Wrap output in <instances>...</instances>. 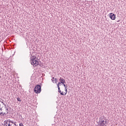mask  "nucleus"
Listing matches in <instances>:
<instances>
[{"instance_id":"1a4fd4ad","label":"nucleus","mask_w":126,"mask_h":126,"mask_svg":"<svg viewBox=\"0 0 126 126\" xmlns=\"http://www.w3.org/2000/svg\"><path fill=\"white\" fill-rule=\"evenodd\" d=\"M58 92H59V93H61L62 92V91H61V88L60 87H58Z\"/></svg>"},{"instance_id":"f8f14e48","label":"nucleus","mask_w":126,"mask_h":126,"mask_svg":"<svg viewBox=\"0 0 126 126\" xmlns=\"http://www.w3.org/2000/svg\"><path fill=\"white\" fill-rule=\"evenodd\" d=\"M65 91L66 92L65 95H66V93H67V89L66 88V87H65Z\"/></svg>"},{"instance_id":"9b49d317","label":"nucleus","mask_w":126,"mask_h":126,"mask_svg":"<svg viewBox=\"0 0 126 126\" xmlns=\"http://www.w3.org/2000/svg\"><path fill=\"white\" fill-rule=\"evenodd\" d=\"M62 83H61V82H59L58 84H57V86L58 87H60V86H61V84Z\"/></svg>"},{"instance_id":"ddd939ff","label":"nucleus","mask_w":126,"mask_h":126,"mask_svg":"<svg viewBox=\"0 0 126 126\" xmlns=\"http://www.w3.org/2000/svg\"><path fill=\"white\" fill-rule=\"evenodd\" d=\"M17 101H19V102H21V99L19 97H18L17 98Z\"/></svg>"},{"instance_id":"f03ea898","label":"nucleus","mask_w":126,"mask_h":126,"mask_svg":"<svg viewBox=\"0 0 126 126\" xmlns=\"http://www.w3.org/2000/svg\"><path fill=\"white\" fill-rule=\"evenodd\" d=\"M104 116H102L98 122V126H107V120L104 119Z\"/></svg>"},{"instance_id":"2eb2a0df","label":"nucleus","mask_w":126,"mask_h":126,"mask_svg":"<svg viewBox=\"0 0 126 126\" xmlns=\"http://www.w3.org/2000/svg\"><path fill=\"white\" fill-rule=\"evenodd\" d=\"M60 93V94H61V95H65V94H63V92H61V93Z\"/></svg>"},{"instance_id":"7ed1b4c3","label":"nucleus","mask_w":126,"mask_h":126,"mask_svg":"<svg viewBox=\"0 0 126 126\" xmlns=\"http://www.w3.org/2000/svg\"><path fill=\"white\" fill-rule=\"evenodd\" d=\"M8 114V108L5 106L4 109L0 107V116H4V115H7Z\"/></svg>"},{"instance_id":"f3484780","label":"nucleus","mask_w":126,"mask_h":126,"mask_svg":"<svg viewBox=\"0 0 126 126\" xmlns=\"http://www.w3.org/2000/svg\"><path fill=\"white\" fill-rule=\"evenodd\" d=\"M63 85L64 88H65V87H66L65 86V84H63Z\"/></svg>"},{"instance_id":"39448f33","label":"nucleus","mask_w":126,"mask_h":126,"mask_svg":"<svg viewBox=\"0 0 126 126\" xmlns=\"http://www.w3.org/2000/svg\"><path fill=\"white\" fill-rule=\"evenodd\" d=\"M109 17L112 20H115L116 19V15L113 13L109 14Z\"/></svg>"},{"instance_id":"0eeeda50","label":"nucleus","mask_w":126,"mask_h":126,"mask_svg":"<svg viewBox=\"0 0 126 126\" xmlns=\"http://www.w3.org/2000/svg\"><path fill=\"white\" fill-rule=\"evenodd\" d=\"M8 122L10 123V125H11V126H16V122L10 120V119H8Z\"/></svg>"},{"instance_id":"f257e3e1","label":"nucleus","mask_w":126,"mask_h":126,"mask_svg":"<svg viewBox=\"0 0 126 126\" xmlns=\"http://www.w3.org/2000/svg\"><path fill=\"white\" fill-rule=\"evenodd\" d=\"M32 65L33 67H35V66H37L39 64V62L36 60V57L35 56H32L31 57V62H30Z\"/></svg>"},{"instance_id":"423d86ee","label":"nucleus","mask_w":126,"mask_h":126,"mask_svg":"<svg viewBox=\"0 0 126 126\" xmlns=\"http://www.w3.org/2000/svg\"><path fill=\"white\" fill-rule=\"evenodd\" d=\"M3 126H11V125H10V123H9V121H8V120H5L4 121Z\"/></svg>"},{"instance_id":"20e7f679","label":"nucleus","mask_w":126,"mask_h":126,"mask_svg":"<svg viewBox=\"0 0 126 126\" xmlns=\"http://www.w3.org/2000/svg\"><path fill=\"white\" fill-rule=\"evenodd\" d=\"M34 91L36 94L41 93V85H37V86H36L34 87Z\"/></svg>"},{"instance_id":"4468645a","label":"nucleus","mask_w":126,"mask_h":126,"mask_svg":"<svg viewBox=\"0 0 126 126\" xmlns=\"http://www.w3.org/2000/svg\"><path fill=\"white\" fill-rule=\"evenodd\" d=\"M55 83H57V82H58V78H55Z\"/></svg>"},{"instance_id":"9d476101","label":"nucleus","mask_w":126,"mask_h":126,"mask_svg":"<svg viewBox=\"0 0 126 126\" xmlns=\"http://www.w3.org/2000/svg\"><path fill=\"white\" fill-rule=\"evenodd\" d=\"M51 80L53 83H55V77H53Z\"/></svg>"},{"instance_id":"6e6552de","label":"nucleus","mask_w":126,"mask_h":126,"mask_svg":"<svg viewBox=\"0 0 126 126\" xmlns=\"http://www.w3.org/2000/svg\"><path fill=\"white\" fill-rule=\"evenodd\" d=\"M59 80L61 83H62V84L65 83V80L62 77H60Z\"/></svg>"},{"instance_id":"dca6fc26","label":"nucleus","mask_w":126,"mask_h":126,"mask_svg":"<svg viewBox=\"0 0 126 126\" xmlns=\"http://www.w3.org/2000/svg\"><path fill=\"white\" fill-rule=\"evenodd\" d=\"M19 126H23V124H22V123H20Z\"/></svg>"}]
</instances>
